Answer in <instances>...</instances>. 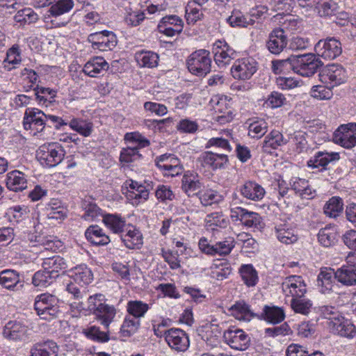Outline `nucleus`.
Listing matches in <instances>:
<instances>
[{"instance_id": "obj_43", "label": "nucleus", "mask_w": 356, "mask_h": 356, "mask_svg": "<svg viewBox=\"0 0 356 356\" xmlns=\"http://www.w3.org/2000/svg\"><path fill=\"white\" fill-rule=\"evenodd\" d=\"M343 203L341 198L332 197L323 207L325 214L330 218H337L343 211Z\"/></svg>"}, {"instance_id": "obj_9", "label": "nucleus", "mask_w": 356, "mask_h": 356, "mask_svg": "<svg viewBox=\"0 0 356 356\" xmlns=\"http://www.w3.org/2000/svg\"><path fill=\"white\" fill-rule=\"evenodd\" d=\"M223 337L226 343L233 349L246 350L250 343V337L241 329L232 327L225 331Z\"/></svg>"}, {"instance_id": "obj_41", "label": "nucleus", "mask_w": 356, "mask_h": 356, "mask_svg": "<svg viewBox=\"0 0 356 356\" xmlns=\"http://www.w3.org/2000/svg\"><path fill=\"white\" fill-rule=\"evenodd\" d=\"M207 229L216 230L219 228H226L229 225V220L220 212L212 213L205 218Z\"/></svg>"}, {"instance_id": "obj_42", "label": "nucleus", "mask_w": 356, "mask_h": 356, "mask_svg": "<svg viewBox=\"0 0 356 356\" xmlns=\"http://www.w3.org/2000/svg\"><path fill=\"white\" fill-rule=\"evenodd\" d=\"M103 222L108 229L115 234L124 232V229L127 227L125 220L120 216L114 214L105 215Z\"/></svg>"}, {"instance_id": "obj_4", "label": "nucleus", "mask_w": 356, "mask_h": 356, "mask_svg": "<svg viewBox=\"0 0 356 356\" xmlns=\"http://www.w3.org/2000/svg\"><path fill=\"white\" fill-rule=\"evenodd\" d=\"M322 63L314 54L295 55V73L302 76L314 75Z\"/></svg>"}, {"instance_id": "obj_33", "label": "nucleus", "mask_w": 356, "mask_h": 356, "mask_svg": "<svg viewBox=\"0 0 356 356\" xmlns=\"http://www.w3.org/2000/svg\"><path fill=\"white\" fill-rule=\"evenodd\" d=\"M85 236L88 241L96 245H105L111 241L109 236L98 225L90 226L86 229Z\"/></svg>"}, {"instance_id": "obj_32", "label": "nucleus", "mask_w": 356, "mask_h": 356, "mask_svg": "<svg viewBox=\"0 0 356 356\" xmlns=\"http://www.w3.org/2000/svg\"><path fill=\"white\" fill-rule=\"evenodd\" d=\"M291 188L302 199H312L316 195V191L309 186L305 179L295 177L291 180Z\"/></svg>"}, {"instance_id": "obj_46", "label": "nucleus", "mask_w": 356, "mask_h": 356, "mask_svg": "<svg viewBox=\"0 0 356 356\" xmlns=\"http://www.w3.org/2000/svg\"><path fill=\"white\" fill-rule=\"evenodd\" d=\"M72 277L76 282L88 284L92 280V273L86 265L75 267L72 271Z\"/></svg>"}, {"instance_id": "obj_59", "label": "nucleus", "mask_w": 356, "mask_h": 356, "mask_svg": "<svg viewBox=\"0 0 356 356\" xmlns=\"http://www.w3.org/2000/svg\"><path fill=\"white\" fill-rule=\"evenodd\" d=\"M85 209V213L83 216V218L86 220H95L99 217H103L105 216L103 213V211L100 209L95 203L85 202L83 205Z\"/></svg>"}, {"instance_id": "obj_16", "label": "nucleus", "mask_w": 356, "mask_h": 356, "mask_svg": "<svg viewBox=\"0 0 356 356\" xmlns=\"http://www.w3.org/2000/svg\"><path fill=\"white\" fill-rule=\"evenodd\" d=\"M288 44V37L283 29H274L268 35L266 47L273 54L278 55L284 51Z\"/></svg>"}, {"instance_id": "obj_22", "label": "nucleus", "mask_w": 356, "mask_h": 356, "mask_svg": "<svg viewBox=\"0 0 356 356\" xmlns=\"http://www.w3.org/2000/svg\"><path fill=\"white\" fill-rule=\"evenodd\" d=\"M200 160L202 166L215 170L224 168L228 162V157L224 153L205 152L201 155Z\"/></svg>"}, {"instance_id": "obj_51", "label": "nucleus", "mask_w": 356, "mask_h": 356, "mask_svg": "<svg viewBox=\"0 0 356 356\" xmlns=\"http://www.w3.org/2000/svg\"><path fill=\"white\" fill-rule=\"evenodd\" d=\"M140 320L126 317L120 328V334L122 337H129L136 332L140 326Z\"/></svg>"}, {"instance_id": "obj_26", "label": "nucleus", "mask_w": 356, "mask_h": 356, "mask_svg": "<svg viewBox=\"0 0 356 356\" xmlns=\"http://www.w3.org/2000/svg\"><path fill=\"white\" fill-rule=\"evenodd\" d=\"M289 138L284 137L282 134L273 129L266 136L262 145V151L266 153H271L272 149H276L279 147L289 143Z\"/></svg>"}, {"instance_id": "obj_31", "label": "nucleus", "mask_w": 356, "mask_h": 356, "mask_svg": "<svg viewBox=\"0 0 356 356\" xmlns=\"http://www.w3.org/2000/svg\"><path fill=\"white\" fill-rule=\"evenodd\" d=\"M6 186L10 191H22L27 187V181L24 173L13 170L7 174Z\"/></svg>"}, {"instance_id": "obj_19", "label": "nucleus", "mask_w": 356, "mask_h": 356, "mask_svg": "<svg viewBox=\"0 0 356 356\" xmlns=\"http://www.w3.org/2000/svg\"><path fill=\"white\" fill-rule=\"evenodd\" d=\"M214 60L218 66H225L234 58L235 51L225 41L218 40L213 45Z\"/></svg>"}, {"instance_id": "obj_2", "label": "nucleus", "mask_w": 356, "mask_h": 356, "mask_svg": "<svg viewBox=\"0 0 356 356\" xmlns=\"http://www.w3.org/2000/svg\"><path fill=\"white\" fill-rule=\"evenodd\" d=\"M34 307L41 318L50 319L59 312L58 299L49 293L41 294L36 297Z\"/></svg>"}, {"instance_id": "obj_10", "label": "nucleus", "mask_w": 356, "mask_h": 356, "mask_svg": "<svg viewBox=\"0 0 356 356\" xmlns=\"http://www.w3.org/2000/svg\"><path fill=\"white\" fill-rule=\"evenodd\" d=\"M88 40L94 49L100 51L111 50L117 44L116 35L109 31L91 33L88 35Z\"/></svg>"}, {"instance_id": "obj_14", "label": "nucleus", "mask_w": 356, "mask_h": 356, "mask_svg": "<svg viewBox=\"0 0 356 356\" xmlns=\"http://www.w3.org/2000/svg\"><path fill=\"white\" fill-rule=\"evenodd\" d=\"M44 114L42 111L35 108H28L24 113L23 124L25 129L42 131L45 127Z\"/></svg>"}, {"instance_id": "obj_28", "label": "nucleus", "mask_w": 356, "mask_h": 356, "mask_svg": "<svg viewBox=\"0 0 356 356\" xmlns=\"http://www.w3.org/2000/svg\"><path fill=\"white\" fill-rule=\"evenodd\" d=\"M339 159L338 153L318 152L307 161V165L312 168H321L320 171L327 170L326 166L332 161Z\"/></svg>"}, {"instance_id": "obj_52", "label": "nucleus", "mask_w": 356, "mask_h": 356, "mask_svg": "<svg viewBox=\"0 0 356 356\" xmlns=\"http://www.w3.org/2000/svg\"><path fill=\"white\" fill-rule=\"evenodd\" d=\"M268 124L264 120L254 121L248 127V135L251 138H261L267 131Z\"/></svg>"}, {"instance_id": "obj_17", "label": "nucleus", "mask_w": 356, "mask_h": 356, "mask_svg": "<svg viewBox=\"0 0 356 356\" xmlns=\"http://www.w3.org/2000/svg\"><path fill=\"white\" fill-rule=\"evenodd\" d=\"M29 327L23 323L17 321H9L3 328V335L9 340L22 341L29 339Z\"/></svg>"}, {"instance_id": "obj_50", "label": "nucleus", "mask_w": 356, "mask_h": 356, "mask_svg": "<svg viewBox=\"0 0 356 356\" xmlns=\"http://www.w3.org/2000/svg\"><path fill=\"white\" fill-rule=\"evenodd\" d=\"M264 318L273 324L279 323L284 319V311L277 307L265 306L264 309Z\"/></svg>"}, {"instance_id": "obj_61", "label": "nucleus", "mask_w": 356, "mask_h": 356, "mask_svg": "<svg viewBox=\"0 0 356 356\" xmlns=\"http://www.w3.org/2000/svg\"><path fill=\"white\" fill-rule=\"evenodd\" d=\"M332 88L326 84L325 86H314L311 89L310 95L318 100L330 99L333 95Z\"/></svg>"}, {"instance_id": "obj_37", "label": "nucleus", "mask_w": 356, "mask_h": 356, "mask_svg": "<svg viewBox=\"0 0 356 356\" xmlns=\"http://www.w3.org/2000/svg\"><path fill=\"white\" fill-rule=\"evenodd\" d=\"M44 269L49 272L55 278L59 275V271L66 268L67 265L64 259L59 256L46 258L42 262Z\"/></svg>"}, {"instance_id": "obj_21", "label": "nucleus", "mask_w": 356, "mask_h": 356, "mask_svg": "<svg viewBox=\"0 0 356 356\" xmlns=\"http://www.w3.org/2000/svg\"><path fill=\"white\" fill-rule=\"evenodd\" d=\"M116 309L113 305L104 302H99L98 307L94 312L93 315L97 321L103 325L105 330L110 327L111 323L116 316Z\"/></svg>"}, {"instance_id": "obj_8", "label": "nucleus", "mask_w": 356, "mask_h": 356, "mask_svg": "<svg viewBox=\"0 0 356 356\" xmlns=\"http://www.w3.org/2000/svg\"><path fill=\"white\" fill-rule=\"evenodd\" d=\"M282 288L285 296L292 299L303 298L307 292L306 284L299 275L286 277L282 284Z\"/></svg>"}, {"instance_id": "obj_6", "label": "nucleus", "mask_w": 356, "mask_h": 356, "mask_svg": "<svg viewBox=\"0 0 356 356\" xmlns=\"http://www.w3.org/2000/svg\"><path fill=\"white\" fill-rule=\"evenodd\" d=\"M319 77L322 83L334 88L345 81L346 71L340 65H327L321 70Z\"/></svg>"}, {"instance_id": "obj_12", "label": "nucleus", "mask_w": 356, "mask_h": 356, "mask_svg": "<svg viewBox=\"0 0 356 356\" xmlns=\"http://www.w3.org/2000/svg\"><path fill=\"white\" fill-rule=\"evenodd\" d=\"M334 140L346 148L356 145V123L341 125L334 132Z\"/></svg>"}, {"instance_id": "obj_1", "label": "nucleus", "mask_w": 356, "mask_h": 356, "mask_svg": "<svg viewBox=\"0 0 356 356\" xmlns=\"http://www.w3.org/2000/svg\"><path fill=\"white\" fill-rule=\"evenodd\" d=\"M186 64L189 72L193 74L205 76L211 71L210 52L206 49L197 50L188 56Z\"/></svg>"}, {"instance_id": "obj_34", "label": "nucleus", "mask_w": 356, "mask_h": 356, "mask_svg": "<svg viewBox=\"0 0 356 356\" xmlns=\"http://www.w3.org/2000/svg\"><path fill=\"white\" fill-rule=\"evenodd\" d=\"M335 271L332 268L321 269L317 278V284L321 287V291L324 293L333 290L334 286Z\"/></svg>"}, {"instance_id": "obj_23", "label": "nucleus", "mask_w": 356, "mask_h": 356, "mask_svg": "<svg viewBox=\"0 0 356 356\" xmlns=\"http://www.w3.org/2000/svg\"><path fill=\"white\" fill-rule=\"evenodd\" d=\"M202 188V183L197 173L187 171L181 179V189L188 196L197 195Z\"/></svg>"}, {"instance_id": "obj_11", "label": "nucleus", "mask_w": 356, "mask_h": 356, "mask_svg": "<svg viewBox=\"0 0 356 356\" xmlns=\"http://www.w3.org/2000/svg\"><path fill=\"white\" fill-rule=\"evenodd\" d=\"M164 337L168 345L176 351L184 352L189 346L188 337L181 329L171 328L165 330Z\"/></svg>"}, {"instance_id": "obj_55", "label": "nucleus", "mask_w": 356, "mask_h": 356, "mask_svg": "<svg viewBox=\"0 0 356 356\" xmlns=\"http://www.w3.org/2000/svg\"><path fill=\"white\" fill-rule=\"evenodd\" d=\"M159 56L152 51L141 52L137 55V61L143 67H154L157 65Z\"/></svg>"}, {"instance_id": "obj_58", "label": "nucleus", "mask_w": 356, "mask_h": 356, "mask_svg": "<svg viewBox=\"0 0 356 356\" xmlns=\"http://www.w3.org/2000/svg\"><path fill=\"white\" fill-rule=\"evenodd\" d=\"M291 306L296 313L307 315L310 312L312 304L309 300L297 298L291 299Z\"/></svg>"}, {"instance_id": "obj_63", "label": "nucleus", "mask_w": 356, "mask_h": 356, "mask_svg": "<svg viewBox=\"0 0 356 356\" xmlns=\"http://www.w3.org/2000/svg\"><path fill=\"white\" fill-rule=\"evenodd\" d=\"M35 95L36 96L37 100L39 103H45L47 101L51 102V99H54L57 93V91L49 88H44L39 86H36L34 88Z\"/></svg>"}, {"instance_id": "obj_27", "label": "nucleus", "mask_w": 356, "mask_h": 356, "mask_svg": "<svg viewBox=\"0 0 356 356\" xmlns=\"http://www.w3.org/2000/svg\"><path fill=\"white\" fill-rule=\"evenodd\" d=\"M121 235V240L129 249L139 248L143 244V236L138 229L131 225H128Z\"/></svg>"}, {"instance_id": "obj_57", "label": "nucleus", "mask_w": 356, "mask_h": 356, "mask_svg": "<svg viewBox=\"0 0 356 356\" xmlns=\"http://www.w3.org/2000/svg\"><path fill=\"white\" fill-rule=\"evenodd\" d=\"M74 6L73 0H58L49 8V13L53 16H59L69 12Z\"/></svg>"}, {"instance_id": "obj_18", "label": "nucleus", "mask_w": 356, "mask_h": 356, "mask_svg": "<svg viewBox=\"0 0 356 356\" xmlns=\"http://www.w3.org/2000/svg\"><path fill=\"white\" fill-rule=\"evenodd\" d=\"M156 166L164 171L165 175L174 177L182 171L179 160L172 154H163L156 159Z\"/></svg>"}, {"instance_id": "obj_62", "label": "nucleus", "mask_w": 356, "mask_h": 356, "mask_svg": "<svg viewBox=\"0 0 356 356\" xmlns=\"http://www.w3.org/2000/svg\"><path fill=\"white\" fill-rule=\"evenodd\" d=\"M69 125L73 130L84 136H88L91 134L92 129V124L91 122L78 119H72Z\"/></svg>"}, {"instance_id": "obj_38", "label": "nucleus", "mask_w": 356, "mask_h": 356, "mask_svg": "<svg viewBox=\"0 0 356 356\" xmlns=\"http://www.w3.org/2000/svg\"><path fill=\"white\" fill-rule=\"evenodd\" d=\"M19 282V275L15 270L7 269L0 273V285L3 287L9 290L17 289Z\"/></svg>"}, {"instance_id": "obj_24", "label": "nucleus", "mask_w": 356, "mask_h": 356, "mask_svg": "<svg viewBox=\"0 0 356 356\" xmlns=\"http://www.w3.org/2000/svg\"><path fill=\"white\" fill-rule=\"evenodd\" d=\"M241 195L252 201H259L265 195L264 188L255 181H248L239 187Z\"/></svg>"}, {"instance_id": "obj_40", "label": "nucleus", "mask_w": 356, "mask_h": 356, "mask_svg": "<svg viewBox=\"0 0 356 356\" xmlns=\"http://www.w3.org/2000/svg\"><path fill=\"white\" fill-rule=\"evenodd\" d=\"M83 334L88 339L98 343H106L110 340L109 329L106 330V331H102L96 325H90L83 329Z\"/></svg>"}, {"instance_id": "obj_13", "label": "nucleus", "mask_w": 356, "mask_h": 356, "mask_svg": "<svg viewBox=\"0 0 356 356\" xmlns=\"http://www.w3.org/2000/svg\"><path fill=\"white\" fill-rule=\"evenodd\" d=\"M183 28V20L175 15L162 17L157 26L159 32L168 37H173L181 33Z\"/></svg>"}, {"instance_id": "obj_7", "label": "nucleus", "mask_w": 356, "mask_h": 356, "mask_svg": "<svg viewBox=\"0 0 356 356\" xmlns=\"http://www.w3.org/2000/svg\"><path fill=\"white\" fill-rule=\"evenodd\" d=\"M314 50L318 56L324 59L332 60L341 55V44L334 38H327L319 40L314 47Z\"/></svg>"}, {"instance_id": "obj_39", "label": "nucleus", "mask_w": 356, "mask_h": 356, "mask_svg": "<svg viewBox=\"0 0 356 356\" xmlns=\"http://www.w3.org/2000/svg\"><path fill=\"white\" fill-rule=\"evenodd\" d=\"M229 311L232 315L239 321H249L254 316V313L244 301L236 302L230 307Z\"/></svg>"}, {"instance_id": "obj_47", "label": "nucleus", "mask_w": 356, "mask_h": 356, "mask_svg": "<svg viewBox=\"0 0 356 356\" xmlns=\"http://www.w3.org/2000/svg\"><path fill=\"white\" fill-rule=\"evenodd\" d=\"M15 21L21 24H29L38 19V15L31 8L19 10L14 16Z\"/></svg>"}, {"instance_id": "obj_15", "label": "nucleus", "mask_w": 356, "mask_h": 356, "mask_svg": "<svg viewBox=\"0 0 356 356\" xmlns=\"http://www.w3.org/2000/svg\"><path fill=\"white\" fill-rule=\"evenodd\" d=\"M330 331L341 337L353 338L356 335V327L344 317H337L327 322Z\"/></svg>"}, {"instance_id": "obj_35", "label": "nucleus", "mask_w": 356, "mask_h": 356, "mask_svg": "<svg viewBox=\"0 0 356 356\" xmlns=\"http://www.w3.org/2000/svg\"><path fill=\"white\" fill-rule=\"evenodd\" d=\"M149 145V142L147 140L144 139L140 140L136 146L124 148L120 153V161L124 163H131L140 159L141 154L139 153V149L141 147H147Z\"/></svg>"}, {"instance_id": "obj_30", "label": "nucleus", "mask_w": 356, "mask_h": 356, "mask_svg": "<svg viewBox=\"0 0 356 356\" xmlns=\"http://www.w3.org/2000/svg\"><path fill=\"white\" fill-rule=\"evenodd\" d=\"M58 346L51 340L37 343L31 348L30 356H57Z\"/></svg>"}, {"instance_id": "obj_36", "label": "nucleus", "mask_w": 356, "mask_h": 356, "mask_svg": "<svg viewBox=\"0 0 356 356\" xmlns=\"http://www.w3.org/2000/svg\"><path fill=\"white\" fill-rule=\"evenodd\" d=\"M271 70L275 74H289L291 71L295 72V55L286 59L272 60Z\"/></svg>"}, {"instance_id": "obj_48", "label": "nucleus", "mask_w": 356, "mask_h": 356, "mask_svg": "<svg viewBox=\"0 0 356 356\" xmlns=\"http://www.w3.org/2000/svg\"><path fill=\"white\" fill-rule=\"evenodd\" d=\"M127 308L128 313L133 316L132 318L138 319L144 316L149 309V305L140 300H131L127 303Z\"/></svg>"}, {"instance_id": "obj_64", "label": "nucleus", "mask_w": 356, "mask_h": 356, "mask_svg": "<svg viewBox=\"0 0 356 356\" xmlns=\"http://www.w3.org/2000/svg\"><path fill=\"white\" fill-rule=\"evenodd\" d=\"M234 246L235 243L232 238H228L225 241L218 242L214 245V255H227Z\"/></svg>"}, {"instance_id": "obj_44", "label": "nucleus", "mask_w": 356, "mask_h": 356, "mask_svg": "<svg viewBox=\"0 0 356 356\" xmlns=\"http://www.w3.org/2000/svg\"><path fill=\"white\" fill-rule=\"evenodd\" d=\"M239 273L244 283L248 286H254L258 282V275L252 264H243L239 269Z\"/></svg>"}, {"instance_id": "obj_60", "label": "nucleus", "mask_w": 356, "mask_h": 356, "mask_svg": "<svg viewBox=\"0 0 356 356\" xmlns=\"http://www.w3.org/2000/svg\"><path fill=\"white\" fill-rule=\"evenodd\" d=\"M149 190L143 185H137L136 191H129L128 197L134 201L133 204L145 202L149 198Z\"/></svg>"}, {"instance_id": "obj_5", "label": "nucleus", "mask_w": 356, "mask_h": 356, "mask_svg": "<svg viewBox=\"0 0 356 356\" xmlns=\"http://www.w3.org/2000/svg\"><path fill=\"white\" fill-rule=\"evenodd\" d=\"M257 70V63L252 57L237 59L234 63L231 73L235 79H250Z\"/></svg>"}, {"instance_id": "obj_3", "label": "nucleus", "mask_w": 356, "mask_h": 356, "mask_svg": "<svg viewBox=\"0 0 356 356\" xmlns=\"http://www.w3.org/2000/svg\"><path fill=\"white\" fill-rule=\"evenodd\" d=\"M64 156V149L61 145L57 143L43 145L37 151L38 159L49 167H54L59 164Z\"/></svg>"}, {"instance_id": "obj_56", "label": "nucleus", "mask_w": 356, "mask_h": 356, "mask_svg": "<svg viewBox=\"0 0 356 356\" xmlns=\"http://www.w3.org/2000/svg\"><path fill=\"white\" fill-rule=\"evenodd\" d=\"M203 206H210L214 203H218L220 200V195L211 189L200 190L197 195Z\"/></svg>"}, {"instance_id": "obj_45", "label": "nucleus", "mask_w": 356, "mask_h": 356, "mask_svg": "<svg viewBox=\"0 0 356 356\" xmlns=\"http://www.w3.org/2000/svg\"><path fill=\"white\" fill-rule=\"evenodd\" d=\"M337 232L334 227H325L321 229L318 234V239L319 243L324 247H330L334 245L337 239Z\"/></svg>"}, {"instance_id": "obj_20", "label": "nucleus", "mask_w": 356, "mask_h": 356, "mask_svg": "<svg viewBox=\"0 0 356 356\" xmlns=\"http://www.w3.org/2000/svg\"><path fill=\"white\" fill-rule=\"evenodd\" d=\"M26 239L33 245H40L44 247L46 250H51L54 252H56L60 248L62 247V243L59 240H56L52 236H44L42 234H38L35 233H28Z\"/></svg>"}, {"instance_id": "obj_49", "label": "nucleus", "mask_w": 356, "mask_h": 356, "mask_svg": "<svg viewBox=\"0 0 356 356\" xmlns=\"http://www.w3.org/2000/svg\"><path fill=\"white\" fill-rule=\"evenodd\" d=\"M56 279L54 275L43 268L42 270H38L34 274L32 282L35 286L47 287L52 284Z\"/></svg>"}, {"instance_id": "obj_25", "label": "nucleus", "mask_w": 356, "mask_h": 356, "mask_svg": "<svg viewBox=\"0 0 356 356\" xmlns=\"http://www.w3.org/2000/svg\"><path fill=\"white\" fill-rule=\"evenodd\" d=\"M335 278L342 285H356V264L343 265L335 271Z\"/></svg>"}, {"instance_id": "obj_53", "label": "nucleus", "mask_w": 356, "mask_h": 356, "mask_svg": "<svg viewBox=\"0 0 356 356\" xmlns=\"http://www.w3.org/2000/svg\"><path fill=\"white\" fill-rule=\"evenodd\" d=\"M227 22L231 26L247 27L250 24H253L254 20L245 17L241 12L234 11L227 19Z\"/></svg>"}, {"instance_id": "obj_54", "label": "nucleus", "mask_w": 356, "mask_h": 356, "mask_svg": "<svg viewBox=\"0 0 356 356\" xmlns=\"http://www.w3.org/2000/svg\"><path fill=\"white\" fill-rule=\"evenodd\" d=\"M241 202V201L237 195H234L232 202L230 204V216L233 220H240L242 222L243 218H245V216L247 214L248 211L239 205Z\"/></svg>"}, {"instance_id": "obj_29", "label": "nucleus", "mask_w": 356, "mask_h": 356, "mask_svg": "<svg viewBox=\"0 0 356 356\" xmlns=\"http://www.w3.org/2000/svg\"><path fill=\"white\" fill-rule=\"evenodd\" d=\"M108 67V63L103 57H95L85 64L82 71L90 77H95L103 71H106Z\"/></svg>"}]
</instances>
